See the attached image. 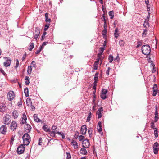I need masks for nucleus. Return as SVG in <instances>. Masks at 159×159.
Instances as JSON below:
<instances>
[{
	"mask_svg": "<svg viewBox=\"0 0 159 159\" xmlns=\"http://www.w3.org/2000/svg\"><path fill=\"white\" fill-rule=\"evenodd\" d=\"M72 145L74 146V148L77 149L78 148L77 143L75 140H72L71 142Z\"/></svg>",
	"mask_w": 159,
	"mask_h": 159,
	"instance_id": "a211bd4d",
	"label": "nucleus"
},
{
	"mask_svg": "<svg viewBox=\"0 0 159 159\" xmlns=\"http://www.w3.org/2000/svg\"><path fill=\"white\" fill-rule=\"evenodd\" d=\"M84 138V137L82 135H80L79 136L78 139L80 141H82Z\"/></svg>",
	"mask_w": 159,
	"mask_h": 159,
	"instance_id": "de8ad7c7",
	"label": "nucleus"
},
{
	"mask_svg": "<svg viewBox=\"0 0 159 159\" xmlns=\"http://www.w3.org/2000/svg\"><path fill=\"white\" fill-rule=\"evenodd\" d=\"M82 147L85 148H88L90 145L89 141V140L86 139H84L82 141Z\"/></svg>",
	"mask_w": 159,
	"mask_h": 159,
	"instance_id": "39448f33",
	"label": "nucleus"
},
{
	"mask_svg": "<svg viewBox=\"0 0 159 159\" xmlns=\"http://www.w3.org/2000/svg\"><path fill=\"white\" fill-rule=\"evenodd\" d=\"M22 138L24 145H28L31 141V138L29 134L27 133L25 134Z\"/></svg>",
	"mask_w": 159,
	"mask_h": 159,
	"instance_id": "f03ea898",
	"label": "nucleus"
},
{
	"mask_svg": "<svg viewBox=\"0 0 159 159\" xmlns=\"http://www.w3.org/2000/svg\"><path fill=\"white\" fill-rule=\"evenodd\" d=\"M34 47V43H30V45L29 46V50L30 51H31L32 49Z\"/></svg>",
	"mask_w": 159,
	"mask_h": 159,
	"instance_id": "c756f323",
	"label": "nucleus"
},
{
	"mask_svg": "<svg viewBox=\"0 0 159 159\" xmlns=\"http://www.w3.org/2000/svg\"><path fill=\"white\" fill-rule=\"evenodd\" d=\"M100 58H98L94 64H96V65H98L99 63V60Z\"/></svg>",
	"mask_w": 159,
	"mask_h": 159,
	"instance_id": "864d4df0",
	"label": "nucleus"
},
{
	"mask_svg": "<svg viewBox=\"0 0 159 159\" xmlns=\"http://www.w3.org/2000/svg\"><path fill=\"white\" fill-rule=\"evenodd\" d=\"M98 73H96L95 74L94 77V83H97V81L98 80Z\"/></svg>",
	"mask_w": 159,
	"mask_h": 159,
	"instance_id": "bb28decb",
	"label": "nucleus"
},
{
	"mask_svg": "<svg viewBox=\"0 0 159 159\" xmlns=\"http://www.w3.org/2000/svg\"><path fill=\"white\" fill-rule=\"evenodd\" d=\"M107 33V29H104V30H103L102 32V34L104 35L106 34Z\"/></svg>",
	"mask_w": 159,
	"mask_h": 159,
	"instance_id": "13d9d810",
	"label": "nucleus"
},
{
	"mask_svg": "<svg viewBox=\"0 0 159 159\" xmlns=\"http://www.w3.org/2000/svg\"><path fill=\"white\" fill-rule=\"evenodd\" d=\"M80 153L82 154L86 155L87 154V152L85 149L81 148L80 150Z\"/></svg>",
	"mask_w": 159,
	"mask_h": 159,
	"instance_id": "6ab92c4d",
	"label": "nucleus"
},
{
	"mask_svg": "<svg viewBox=\"0 0 159 159\" xmlns=\"http://www.w3.org/2000/svg\"><path fill=\"white\" fill-rule=\"evenodd\" d=\"M104 49V48H103V47H102V48L101 47L100 48L99 51L100 53V55H101L102 54Z\"/></svg>",
	"mask_w": 159,
	"mask_h": 159,
	"instance_id": "a18cd8bd",
	"label": "nucleus"
},
{
	"mask_svg": "<svg viewBox=\"0 0 159 159\" xmlns=\"http://www.w3.org/2000/svg\"><path fill=\"white\" fill-rule=\"evenodd\" d=\"M19 61L18 59L16 60V64L15 66V68L16 69L19 66Z\"/></svg>",
	"mask_w": 159,
	"mask_h": 159,
	"instance_id": "09e8293b",
	"label": "nucleus"
},
{
	"mask_svg": "<svg viewBox=\"0 0 159 159\" xmlns=\"http://www.w3.org/2000/svg\"><path fill=\"white\" fill-rule=\"evenodd\" d=\"M107 92V89H103L102 91V93L106 95V93Z\"/></svg>",
	"mask_w": 159,
	"mask_h": 159,
	"instance_id": "a19ab883",
	"label": "nucleus"
},
{
	"mask_svg": "<svg viewBox=\"0 0 159 159\" xmlns=\"http://www.w3.org/2000/svg\"><path fill=\"white\" fill-rule=\"evenodd\" d=\"M141 50L142 53L146 55L149 54L151 52V48L148 45H143Z\"/></svg>",
	"mask_w": 159,
	"mask_h": 159,
	"instance_id": "f257e3e1",
	"label": "nucleus"
},
{
	"mask_svg": "<svg viewBox=\"0 0 159 159\" xmlns=\"http://www.w3.org/2000/svg\"><path fill=\"white\" fill-rule=\"evenodd\" d=\"M57 128V126L53 125L52 127V131H55Z\"/></svg>",
	"mask_w": 159,
	"mask_h": 159,
	"instance_id": "3c124183",
	"label": "nucleus"
},
{
	"mask_svg": "<svg viewBox=\"0 0 159 159\" xmlns=\"http://www.w3.org/2000/svg\"><path fill=\"white\" fill-rule=\"evenodd\" d=\"M57 133L58 134H59V135H60L61 136H62V139H64L65 138V135L63 133L60 132H57Z\"/></svg>",
	"mask_w": 159,
	"mask_h": 159,
	"instance_id": "473e14b6",
	"label": "nucleus"
},
{
	"mask_svg": "<svg viewBox=\"0 0 159 159\" xmlns=\"http://www.w3.org/2000/svg\"><path fill=\"white\" fill-rule=\"evenodd\" d=\"M108 59L109 62L110 63H111L113 60V57L111 55H110L109 56Z\"/></svg>",
	"mask_w": 159,
	"mask_h": 159,
	"instance_id": "7c9ffc66",
	"label": "nucleus"
},
{
	"mask_svg": "<svg viewBox=\"0 0 159 159\" xmlns=\"http://www.w3.org/2000/svg\"><path fill=\"white\" fill-rule=\"evenodd\" d=\"M158 146L159 144L157 142L155 143L153 145V151L154 153L155 154L158 153V152L159 150Z\"/></svg>",
	"mask_w": 159,
	"mask_h": 159,
	"instance_id": "423d86ee",
	"label": "nucleus"
},
{
	"mask_svg": "<svg viewBox=\"0 0 159 159\" xmlns=\"http://www.w3.org/2000/svg\"><path fill=\"white\" fill-rule=\"evenodd\" d=\"M66 154L67 155L66 159H71V156L70 154L68 152H66Z\"/></svg>",
	"mask_w": 159,
	"mask_h": 159,
	"instance_id": "c03bdc74",
	"label": "nucleus"
},
{
	"mask_svg": "<svg viewBox=\"0 0 159 159\" xmlns=\"http://www.w3.org/2000/svg\"><path fill=\"white\" fill-rule=\"evenodd\" d=\"M147 30L146 29L144 30V31L143 33H142L143 36H145L146 35V32H147Z\"/></svg>",
	"mask_w": 159,
	"mask_h": 159,
	"instance_id": "8fccbe9b",
	"label": "nucleus"
},
{
	"mask_svg": "<svg viewBox=\"0 0 159 159\" xmlns=\"http://www.w3.org/2000/svg\"><path fill=\"white\" fill-rule=\"evenodd\" d=\"M0 72L4 76L6 75V73L3 70L1 67H0Z\"/></svg>",
	"mask_w": 159,
	"mask_h": 159,
	"instance_id": "37998d69",
	"label": "nucleus"
},
{
	"mask_svg": "<svg viewBox=\"0 0 159 159\" xmlns=\"http://www.w3.org/2000/svg\"><path fill=\"white\" fill-rule=\"evenodd\" d=\"M11 121V116L7 114H6L5 116L4 117V124L8 125L10 123Z\"/></svg>",
	"mask_w": 159,
	"mask_h": 159,
	"instance_id": "7ed1b4c3",
	"label": "nucleus"
},
{
	"mask_svg": "<svg viewBox=\"0 0 159 159\" xmlns=\"http://www.w3.org/2000/svg\"><path fill=\"white\" fill-rule=\"evenodd\" d=\"M31 65L32 66H33L34 67H35L36 66V64L35 63V61H33L31 64Z\"/></svg>",
	"mask_w": 159,
	"mask_h": 159,
	"instance_id": "bf43d9fd",
	"label": "nucleus"
},
{
	"mask_svg": "<svg viewBox=\"0 0 159 159\" xmlns=\"http://www.w3.org/2000/svg\"><path fill=\"white\" fill-rule=\"evenodd\" d=\"M109 15L111 19H113L114 16V13L113 11H111L109 12Z\"/></svg>",
	"mask_w": 159,
	"mask_h": 159,
	"instance_id": "5701e85b",
	"label": "nucleus"
},
{
	"mask_svg": "<svg viewBox=\"0 0 159 159\" xmlns=\"http://www.w3.org/2000/svg\"><path fill=\"white\" fill-rule=\"evenodd\" d=\"M151 128L153 129H155L156 128H155V126L154 125V124L153 122H152L151 123Z\"/></svg>",
	"mask_w": 159,
	"mask_h": 159,
	"instance_id": "79ce46f5",
	"label": "nucleus"
},
{
	"mask_svg": "<svg viewBox=\"0 0 159 159\" xmlns=\"http://www.w3.org/2000/svg\"><path fill=\"white\" fill-rule=\"evenodd\" d=\"M91 116H92L91 112H89V115L88 116L87 118V121L89 122L90 120V118H91Z\"/></svg>",
	"mask_w": 159,
	"mask_h": 159,
	"instance_id": "c9c22d12",
	"label": "nucleus"
},
{
	"mask_svg": "<svg viewBox=\"0 0 159 159\" xmlns=\"http://www.w3.org/2000/svg\"><path fill=\"white\" fill-rule=\"evenodd\" d=\"M46 34V32H44L43 33V35L42 36V38H41V40H43L44 39V37L45 36V35Z\"/></svg>",
	"mask_w": 159,
	"mask_h": 159,
	"instance_id": "6e6d98bb",
	"label": "nucleus"
},
{
	"mask_svg": "<svg viewBox=\"0 0 159 159\" xmlns=\"http://www.w3.org/2000/svg\"><path fill=\"white\" fill-rule=\"evenodd\" d=\"M40 29L39 28H35V34H39L40 33Z\"/></svg>",
	"mask_w": 159,
	"mask_h": 159,
	"instance_id": "b1692460",
	"label": "nucleus"
},
{
	"mask_svg": "<svg viewBox=\"0 0 159 159\" xmlns=\"http://www.w3.org/2000/svg\"><path fill=\"white\" fill-rule=\"evenodd\" d=\"M119 44L120 46H124V42L122 40L120 41L119 42Z\"/></svg>",
	"mask_w": 159,
	"mask_h": 159,
	"instance_id": "49530a36",
	"label": "nucleus"
},
{
	"mask_svg": "<svg viewBox=\"0 0 159 159\" xmlns=\"http://www.w3.org/2000/svg\"><path fill=\"white\" fill-rule=\"evenodd\" d=\"M4 58L6 59V61L4 62V65L5 67H8L9 66L11 63V60L8 59L7 57H5Z\"/></svg>",
	"mask_w": 159,
	"mask_h": 159,
	"instance_id": "6e6552de",
	"label": "nucleus"
},
{
	"mask_svg": "<svg viewBox=\"0 0 159 159\" xmlns=\"http://www.w3.org/2000/svg\"><path fill=\"white\" fill-rule=\"evenodd\" d=\"M97 129L98 130V132L101 133V132H102V127L101 128H97Z\"/></svg>",
	"mask_w": 159,
	"mask_h": 159,
	"instance_id": "e2e57ef3",
	"label": "nucleus"
},
{
	"mask_svg": "<svg viewBox=\"0 0 159 159\" xmlns=\"http://www.w3.org/2000/svg\"><path fill=\"white\" fill-rule=\"evenodd\" d=\"M14 137H12L11 139V144H12L13 143V142L14 141Z\"/></svg>",
	"mask_w": 159,
	"mask_h": 159,
	"instance_id": "0e129e2a",
	"label": "nucleus"
},
{
	"mask_svg": "<svg viewBox=\"0 0 159 159\" xmlns=\"http://www.w3.org/2000/svg\"><path fill=\"white\" fill-rule=\"evenodd\" d=\"M138 43V44L136 46V48H138L140 46L142 45V43L141 42L139 41Z\"/></svg>",
	"mask_w": 159,
	"mask_h": 159,
	"instance_id": "338daca9",
	"label": "nucleus"
},
{
	"mask_svg": "<svg viewBox=\"0 0 159 159\" xmlns=\"http://www.w3.org/2000/svg\"><path fill=\"white\" fill-rule=\"evenodd\" d=\"M158 131H157V129H156L154 130V134L155 135V137L156 138H157L158 136Z\"/></svg>",
	"mask_w": 159,
	"mask_h": 159,
	"instance_id": "ea45409f",
	"label": "nucleus"
},
{
	"mask_svg": "<svg viewBox=\"0 0 159 159\" xmlns=\"http://www.w3.org/2000/svg\"><path fill=\"white\" fill-rule=\"evenodd\" d=\"M39 35V34H35L34 38V39L36 40H37Z\"/></svg>",
	"mask_w": 159,
	"mask_h": 159,
	"instance_id": "69168bd1",
	"label": "nucleus"
},
{
	"mask_svg": "<svg viewBox=\"0 0 159 159\" xmlns=\"http://www.w3.org/2000/svg\"><path fill=\"white\" fill-rule=\"evenodd\" d=\"M43 144V139L42 138H39L38 139V144L39 145H42Z\"/></svg>",
	"mask_w": 159,
	"mask_h": 159,
	"instance_id": "cd10ccee",
	"label": "nucleus"
},
{
	"mask_svg": "<svg viewBox=\"0 0 159 159\" xmlns=\"http://www.w3.org/2000/svg\"><path fill=\"white\" fill-rule=\"evenodd\" d=\"M43 129L46 132H50L51 131L50 129L48 128V127L46 125H44L43 127Z\"/></svg>",
	"mask_w": 159,
	"mask_h": 159,
	"instance_id": "412c9836",
	"label": "nucleus"
},
{
	"mask_svg": "<svg viewBox=\"0 0 159 159\" xmlns=\"http://www.w3.org/2000/svg\"><path fill=\"white\" fill-rule=\"evenodd\" d=\"M17 126V124L15 121H12L11 124L10 128L11 130H15Z\"/></svg>",
	"mask_w": 159,
	"mask_h": 159,
	"instance_id": "ddd939ff",
	"label": "nucleus"
},
{
	"mask_svg": "<svg viewBox=\"0 0 159 159\" xmlns=\"http://www.w3.org/2000/svg\"><path fill=\"white\" fill-rule=\"evenodd\" d=\"M87 130V127L86 125H82L80 130L81 134L82 135H84L86 134Z\"/></svg>",
	"mask_w": 159,
	"mask_h": 159,
	"instance_id": "1a4fd4ad",
	"label": "nucleus"
},
{
	"mask_svg": "<svg viewBox=\"0 0 159 159\" xmlns=\"http://www.w3.org/2000/svg\"><path fill=\"white\" fill-rule=\"evenodd\" d=\"M27 120L26 116L25 113L23 115V117L21 120V123L22 124H24L26 122V120Z\"/></svg>",
	"mask_w": 159,
	"mask_h": 159,
	"instance_id": "f3484780",
	"label": "nucleus"
},
{
	"mask_svg": "<svg viewBox=\"0 0 159 159\" xmlns=\"http://www.w3.org/2000/svg\"><path fill=\"white\" fill-rule=\"evenodd\" d=\"M7 97L9 101H11L14 97V93L13 91H10L8 92Z\"/></svg>",
	"mask_w": 159,
	"mask_h": 159,
	"instance_id": "0eeeda50",
	"label": "nucleus"
},
{
	"mask_svg": "<svg viewBox=\"0 0 159 159\" xmlns=\"http://www.w3.org/2000/svg\"><path fill=\"white\" fill-rule=\"evenodd\" d=\"M102 123L101 122H98V125H97V128H101L102 127Z\"/></svg>",
	"mask_w": 159,
	"mask_h": 159,
	"instance_id": "4d7b16f0",
	"label": "nucleus"
},
{
	"mask_svg": "<svg viewBox=\"0 0 159 159\" xmlns=\"http://www.w3.org/2000/svg\"><path fill=\"white\" fill-rule=\"evenodd\" d=\"M41 51V50L39 48L35 52V54H38Z\"/></svg>",
	"mask_w": 159,
	"mask_h": 159,
	"instance_id": "680f3d73",
	"label": "nucleus"
},
{
	"mask_svg": "<svg viewBox=\"0 0 159 159\" xmlns=\"http://www.w3.org/2000/svg\"><path fill=\"white\" fill-rule=\"evenodd\" d=\"M26 104L28 106L31 105L32 103L30 98H27L26 100Z\"/></svg>",
	"mask_w": 159,
	"mask_h": 159,
	"instance_id": "aec40b11",
	"label": "nucleus"
},
{
	"mask_svg": "<svg viewBox=\"0 0 159 159\" xmlns=\"http://www.w3.org/2000/svg\"><path fill=\"white\" fill-rule=\"evenodd\" d=\"M7 131V127L6 125H2L0 128V132L3 134H5Z\"/></svg>",
	"mask_w": 159,
	"mask_h": 159,
	"instance_id": "9d476101",
	"label": "nucleus"
},
{
	"mask_svg": "<svg viewBox=\"0 0 159 159\" xmlns=\"http://www.w3.org/2000/svg\"><path fill=\"white\" fill-rule=\"evenodd\" d=\"M32 70V69L31 68V66H29L28 68V70L27 72L29 74H30L31 73V71Z\"/></svg>",
	"mask_w": 159,
	"mask_h": 159,
	"instance_id": "2f4dec72",
	"label": "nucleus"
},
{
	"mask_svg": "<svg viewBox=\"0 0 159 159\" xmlns=\"http://www.w3.org/2000/svg\"><path fill=\"white\" fill-rule=\"evenodd\" d=\"M50 135L52 137H55V134L57 133L56 131H50Z\"/></svg>",
	"mask_w": 159,
	"mask_h": 159,
	"instance_id": "4c0bfd02",
	"label": "nucleus"
},
{
	"mask_svg": "<svg viewBox=\"0 0 159 159\" xmlns=\"http://www.w3.org/2000/svg\"><path fill=\"white\" fill-rule=\"evenodd\" d=\"M25 145L22 144L18 147L17 150L18 153L21 154L24 152L25 148Z\"/></svg>",
	"mask_w": 159,
	"mask_h": 159,
	"instance_id": "20e7f679",
	"label": "nucleus"
},
{
	"mask_svg": "<svg viewBox=\"0 0 159 159\" xmlns=\"http://www.w3.org/2000/svg\"><path fill=\"white\" fill-rule=\"evenodd\" d=\"M92 130V129L91 128H89L88 130V132L89 134V137H91V134H92V132L91 131Z\"/></svg>",
	"mask_w": 159,
	"mask_h": 159,
	"instance_id": "58836bf2",
	"label": "nucleus"
},
{
	"mask_svg": "<svg viewBox=\"0 0 159 159\" xmlns=\"http://www.w3.org/2000/svg\"><path fill=\"white\" fill-rule=\"evenodd\" d=\"M24 92L26 97L29 96L28 89L27 88L24 89Z\"/></svg>",
	"mask_w": 159,
	"mask_h": 159,
	"instance_id": "a878e982",
	"label": "nucleus"
},
{
	"mask_svg": "<svg viewBox=\"0 0 159 159\" xmlns=\"http://www.w3.org/2000/svg\"><path fill=\"white\" fill-rule=\"evenodd\" d=\"M48 14L47 13L45 14V20L46 22H50V19H49L48 17Z\"/></svg>",
	"mask_w": 159,
	"mask_h": 159,
	"instance_id": "c85d7f7f",
	"label": "nucleus"
},
{
	"mask_svg": "<svg viewBox=\"0 0 159 159\" xmlns=\"http://www.w3.org/2000/svg\"><path fill=\"white\" fill-rule=\"evenodd\" d=\"M143 26L146 28H147L149 27V20L146 19H145L143 24Z\"/></svg>",
	"mask_w": 159,
	"mask_h": 159,
	"instance_id": "dca6fc26",
	"label": "nucleus"
},
{
	"mask_svg": "<svg viewBox=\"0 0 159 159\" xmlns=\"http://www.w3.org/2000/svg\"><path fill=\"white\" fill-rule=\"evenodd\" d=\"M100 97L102 99H105L107 98L106 95L104 94L101 93Z\"/></svg>",
	"mask_w": 159,
	"mask_h": 159,
	"instance_id": "e433bc0d",
	"label": "nucleus"
},
{
	"mask_svg": "<svg viewBox=\"0 0 159 159\" xmlns=\"http://www.w3.org/2000/svg\"><path fill=\"white\" fill-rule=\"evenodd\" d=\"M94 69L95 70H97L98 69V65H96V64H93Z\"/></svg>",
	"mask_w": 159,
	"mask_h": 159,
	"instance_id": "052dcab7",
	"label": "nucleus"
},
{
	"mask_svg": "<svg viewBox=\"0 0 159 159\" xmlns=\"http://www.w3.org/2000/svg\"><path fill=\"white\" fill-rule=\"evenodd\" d=\"M119 33H118V29L116 28L115 29L114 33L115 37L116 38H117L118 37Z\"/></svg>",
	"mask_w": 159,
	"mask_h": 159,
	"instance_id": "393cba45",
	"label": "nucleus"
},
{
	"mask_svg": "<svg viewBox=\"0 0 159 159\" xmlns=\"http://www.w3.org/2000/svg\"><path fill=\"white\" fill-rule=\"evenodd\" d=\"M102 21H103L104 23H106V20L105 18V14H103L102 17Z\"/></svg>",
	"mask_w": 159,
	"mask_h": 159,
	"instance_id": "f704fd0d",
	"label": "nucleus"
},
{
	"mask_svg": "<svg viewBox=\"0 0 159 159\" xmlns=\"http://www.w3.org/2000/svg\"><path fill=\"white\" fill-rule=\"evenodd\" d=\"M6 110V107L4 103L0 104V111L2 112H4Z\"/></svg>",
	"mask_w": 159,
	"mask_h": 159,
	"instance_id": "4468645a",
	"label": "nucleus"
},
{
	"mask_svg": "<svg viewBox=\"0 0 159 159\" xmlns=\"http://www.w3.org/2000/svg\"><path fill=\"white\" fill-rule=\"evenodd\" d=\"M49 25H45V27L44 29V31H46L49 27Z\"/></svg>",
	"mask_w": 159,
	"mask_h": 159,
	"instance_id": "5fc2aeb1",
	"label": "nucleus"
},
{
	"mask_svg": "<svg viewBox=\"0 0 159 159\" xmlns=\"http://www.w3.org/2000/svg\"><path fill=\"white\" fill-rule=\"evenodd\" d=\"M110 69L111 68L110 67H108V70H107L106 72V74L108 75H109L110 70Z\"/></svg>",
	"mask_w": 159,
	"mask_h": 159,
	"instance_id": "603ef678",
	"label": "nucleus"
},
{
	"mask_svg": "<svg viewBox=\"0 0 159 159\" xmlns=\"http://www.w3.org/2000/svg\"><path fill=\"white\" fill-rule=\"evenodd\" d=\"M103 111V109L102 107H101L100 109L97 111V115L98 116V118L99 119L101 118L102 116V113Z\"/></svg>",
	"mask_w": 159,
	"mask_h": 159,
	"instance_id": "9b49d317",
	"label": "nucleus"
},
{
	"mask_svg": "<svg viewBox=\"0 0 159 159\" xmlns=\"http://www.w3.org/2000/svg\"><path fill=\"white\" fill-rule=\"evenodd\" d=\"M34 120L37 122H39L40 121V119L38 118L37 115L35 114L34 115Z\"/></svg>",
	"mask_w": 159,
	"mask_h": 159,
	"instance_id": "4be33fe9",
	"label": "nucleus"
},
{
	"mask_svg": "<svg viewBox=\"0 0 159 159\" xmlns=\"http://www.w3.org/2000/svg\"><path fill=\"white\" fill-rule=\"evenodd\" d=\"M12 116L14 119H16L18 116V113L16 110H14L12 113Z\"/></svg>",
	"mask_w": 159,
	"mask_h": 159,
	"instance_id": "2eb2a0df",
	"label": "nucleus"
},
{
	"mask_svg": "<svg viewBox=\"0 0 159 159\" xmlns=\"http://www.w3.org/2000/svg\"><path fill=\"white\" fill-rule=\"evenodd\" d=\"M158 119V117L157 116H155V122H156Z\"/></svg>",
	"mask_w": 159,
	"mask_h": 159,
	"instance_id": "774afa93",
	"label": "nucleus"
},
{
	"mask_svg": "<svg viewBox=\"0 0 159 159\" xmlns=\"http://www.w3.org/2000/svg\"><path fill=\"white\" fill-rule=\"evenodd\" d=\"M153 91H157L158 89L157 87V85L156 84H154V86L153 88Z\"/></svg>",
	"mask_w": 159,
	"mask_h": 159,
	"instance_id": "72a5a7b5",
	"label": "nucleus"
},
{
	"mask_svg": "<svg viewBox=\"0 0 159 159\" xmlns=\"http://www.w3.org/2000/svg\"><path fill=\"white\" fill-rule=\"evenodd\" d=\"M24 129L26 133H29L31 129V126L29 124H26L24 126Z\"/></svg>",
	"mask_w": 159,
	"mask_h": 159,
	"instance_id": "f8f14e48",
	"label": "nucleus"
}]
</instances>
